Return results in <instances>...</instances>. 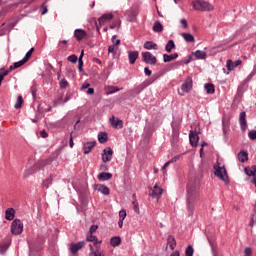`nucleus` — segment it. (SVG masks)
Returning <instances> with one entry per match:
<instances>
[{"mask_svg": "<svg viewBox=\"0 0 256 256\" xmlns=\"http://www.w3.org/2000/svg\"><path fill=\"white\" fill-rule=\"evenodd\" d=\"M199 199V187L189 183L187 185L186 207L189 217H193L195 211V203Z\"/></svg>", "mask_w": 256, "mask_h": 256, "instance_id": "1", "label": "nucleus"}, {"mask_svg": "<svg viewBox=\"0 0 256 256\" xmlns=\"http://www.w3.org/2000/svg\"><path fill=\"white\" fill-rule=\"evenodd\" d=\"M194 11H213L215 7L213 4L205 0H194L191 2Z\"/></svg>", "mask_w": 256, "mask_h": 256, "instance_id": "2", "label": "nucleus"}, {"mask_svg": "<svg viewBox=\"0 0 256 256\" xmlns=\"http://www.w3.org/2000/svg\"><path fill=\"white\" fill-rule=\"evenodd\" d=\"M213 168H214V175L224 183L228 184L229 176L227 175V169H225V166H220V164L217 163L214 165Z\"/></svg>", "mask_w": 256, "mask_h": 256, "instance_id": "3", "label": "nucleus"}, {"mask_svg": "<svg viewBox=\"0 0 256 256\" xmlns=\"http://www.w3.org/2000/svg\"><path fill=\"white\" fill-rule=\"evenodd\" d=\"M11 233L12 235H21L23 233V222L19 219H14L11 223Z\"/></svg>", "mask_w": 256, "mask_h": 256, "instance_id": "4", "label": "nucleus"}, {"mask_svg": "<svg viewBox=\"0 0 256 256\" xmlns=\"http://www.w3.org/2000/svg\"><path fill=\"white\" fill-rule=\"evenodd\" d=\"M142 61L146 65H157V57H155L151 52H142Z\"/></svg>", "mask_w": 256, "mask_h": 256, "instance_id": "5", "label": "nucleus"}, {"mask_svg": "<svg viewBox=\"0 0 256 256\" xmlns=\"http://www.w3.org/2000/svg\"><path fill=\"white\" fill-rule=\"evenodd\" d=\"M241 63H243V61H241V60L233 61L231 59H228L226 61V68L228 69V71L226 72V75H229V73H231V71H233L234 69H237V67H239V65H241Z\"/></svg>", "mask_w": 256, "mask_h": 256, "instance_id": "6", "label": "nucleus"}, {"mask_svg": "<svg viewBox=\"0 0 256 256\" xmlns=\"http://www.w3.org/2000/svg\"><path fill=\"white\" fill-rule=\"evenodd\" d=\"M113 159V149L111 147H107L102 152V161L103 163H109Z\"/></svg>", "mask_w": 256, "mask_h": 256, "instance_id": "7", "label": "nucleus"}, {"mask_svg": "<svg viewBox=\"0 0 256 256\" xmlns=\"http://www.w3.org/2000/svg\"><path fill=\"white\" fill-rule=\"evenodd\" d=\"M155 80L152 79H147L144 82H142L140 85H138L136 88H134V93H141L142 91H144L145 89H147V87H149V85H152V83H154Z\"/></svg>", "mask_w": 256, "mask_h": 256, "instance_id": "8", "label": "nucleus"}, {"mask_svg": "<svg viewBox=\"0 0 256 256\" xmlns=\"http://www.w3.org/2000/svg\"><path fill=\"white\" fill-rule=\"evenodd\" d=\"M183 93H189L193 89V78L187 77L184 83L181 85Z\"/></svg>", "mask_w": 256, "mask_h": 256, "instance_id": "9", "label": "nucleus"}, {"mask_svg": "<svg viewBox=\"0 0 256 256\" xmlns=\"http://www.w3.org/2000/svg\"><path fill=\"white\" fill-rule=\"evenodd\" d=\"M85 246V241H80L78 243H71L70 244V251L72 255H76L77 252L81 251Z\"/></svg>", "mask_w": 256, "mask_h": 256, "instance_id": "10", "label": "nucleus"}, {"mask_svg": "<svg viewBox=\"0 0 256 256\" xmlns=\"http://www.w3.org/2000/svg\"><path fill=\"white\" fill-rule=\"evenodd\" d=\"M109 123L111 127H114V129H123V120L115 118V116H112L109 119Z\"/></svg>", "mask_w": 256, "mask_h": 256, "instance_id": "11", "label": "nucleus"}, {"mask_svg": "<svg viewBox=\"0 0 256 256\" xmlns=\"http://www.w3.org/2000/svg\"><path fill=\"white\" fill-rule=\"evenodd\" d=\"M231 127V117L226 116L222 118V129L224 135H227L229 133V129Z\"/></svg>", "mask_w": 256, "mask_h": 256, "instance_id": "12", "label": "nucleus"}, {"mask_svg": "<svg viewBox=\"0 0 256 256\" xmlns=\"http://www.w3.org/2000/svg\"><path fill=\"white\" fill-rule=\"evenodd\" d=\"M189 141L190 145L197 147V144L199 143V134L196 131L190 130Z\"/></svg>", "mask_w": 256, "mask_h": 256, "instance_id": "13", "label": "nucleus"}, {"mask_svg": "<svg viewBox=\"0 0 256 256\" xmlns=\"http://www.w3.org/2000/svg\"><path fill=\"white\" fill-rule=\"evenodd\" d=\"M247 117V113L245 111H242L239 115V124L241 131H246L247 129V120L245 119Z\"/></svg>", "mask_w": 256, "mask_h": 256, "instance_id": "14", "label": "nucleus"}, {"mask_svg": "<svg viewBox=\"0 0 256 256\" xmlns=\"http://www.w3.org/2000/svg\"><path fill=\"white\" fill-rule=\"evenodd\" d=\"M111 19H113V14L112 13L103 14L98 19V24L100 25V27H103V25H105V23H108V21H111Z\"/></svg>", "mask_w": 256, "mask_h": 256, "instance_id": "15", "label": "nucleus"}, {"mask_svg": "<svg viewBox=\"0 0 256 256\" xmlns=\"http://www.w3.org/2000/svg\"><path fill=\"white\" fill-rule=\"evenodd\" d=\"M95 145H97L96 141H90V142L84 143V145H83V153H84V155H89V152L93 150Z\"/></svg>", "mask_w": 256, "mask_h": 256, "instance_id": "16", "label": "nucleus"}, {"mask_svg": "<svg viewBox=\"0 0 256 256\" xmlns=\"http://www.w3.org/2000/svg\"><path fill=\"white\" fill-rule=\"evenodd\" d=\"M74 37L76 38V41H83L85 37H87V32L85 30L79 28L74 31Z\"/></svg>", "mask_w": 256, "mask_h": 256, "instance_id": "17", "label": "nucleus"}, {"mask_svg": "<svg viewBox=\"0 0 256 256\" xmlns=\"http://www.w3.org/2000/svg\"><path fill=\"white\" fill-rule=\"evenodd\" d=\"M128 59L130 65H135V62L139 59V51H128Z\"/></svg>", "mask_w": 256, "mask_h": 256, "instance_id": "18", "label": "nucleus"}, {"mask_svg": "<svg viewBox=\"0 0 256 256\" xmlns=\"http://www.w3.org/2000/svg\"><path fill=\"white\" fill-rule=\"evenodd\" d=\"M151 197L159 199L163 195V188L155 185L150 193Z\"/></svg>", "mask_w": 256, "mask_h": 256, "instance_id": "19", "label": "nucleus"}, {"mask_svg": "<svg viewBox=\"0 0 256 256\" xmlns=\"http://www.w3.org/2000/svg\"><path fill=\"white\" fill-rule=\"evenodd\" d=\"M51 163H53V158L41 160L37 164H35L34 167L36 169H43V167H46V165H51Z\"/></svg>", "mask_w": 256, "mask_h": 256, "instance_id": "20", "label": "nucleus"}, {"mask_svg": "<svg viewBox=\"0 0 256 256\" xmlns=\"http://www.w3.org/2000/svg\"><path fill=\"white\" fill-rule=\"evenodd\" d=\"M112 178H113V174L109 172H101L97 175V179L99 181H109Z\"/></svg>", "mask_w": 256, "mask_h": 256, "instance_id": "21", "label": "nucleus"}, {"mask_svg": "<svg viewBox=\"0 0 256 256\" xmlns=\"http://www.w3.org/2000/svg\"><path fill=\"white\" fill-rule=\"evenodd\" d=\"M238 160L240 163H247V161H249V153H247L245 150H241L238 153Z\"/></svg>", "mask_w": 256, "mask_h": 256, "instance_id": "22", "label": "nucleus"}, {"mask_svg": "<svg viewBox=\"0 0 256 256\" xmlns=\"http://www.w3.org/2000/svg\"><path fill=\"white\" fill-rule=\"evenodd\" d=\"M167 245L170 247L171 251H174L177 247V241L175 240V236L169 235L167 238Z\"/></svg>", "mask_w": 256, "mask_h": 256, "instance_id": "23", "label": "nucleus"}, {"mask_svg": "<svg viewBox=\"0 0 256 256\" xmlns=\"http://www.w3.org/2000/svg\"><path fill=\"white\" fill-rule=\"evenodd\" d=\"M96 191H98L99 193H102V195H109L110 193L109 187L103 184H97Z\"/></svg>", "mask_w": 256, "mask_h": 256, "instance_id": "24", "label": "nucleus"}, {"mask_svg": "<svg viewBox=\"0 0 256 256\" xmlns=\"http://www.w3.org/2000/svg\"><path fill=\"white\" fill-rule=\"evenodd\" d=\"M5 219L7 221H13V219H15V209L14 208H8L5 211Z\"/></svg>", "mask_w": 256, "mask_h": 256, "instance_id": "25", "label": "nucleus"}, {"mask_svg": "<svg viewBox=\"0 0 256 256\" xmlns=\"http://www.w3.org/2000/svg\"><path fill=\"white\" fill-rule=\"evenodd\" d=\"M179 57V53H174V54H164L163 55V61L164 63H170V61H175Z\"/></svg>", "mask_w": 256, "mask_h": 256, "instance_id": "26", "label": "nucleus"}, {"mask_svg": "<svg viewBox=\"0 0 256 256\" xmlns=\"http://www.w3.org/2000/svg\"><path fill=\"white\" fill-rule=\"evenodd\" d=\"M98 141L101 144L107 143V141H109V135L107 134V132H99L98 133Z\"/></svg>", "mask_w": 256, "mask_h": 256, "instance_id": "27", "label": "nucleus"}, {"mask_svg": "<svg viewBox=\"0 0 256 256\" xmlns=\"http://www.w3.org/2000/svg\"><path fill=\"white\" fill-rule=\"evenodd\" d=\"M181 37H183L186 43H195V37L191 33H181Z\"/></svg>", "mask_w": 256, "mask_h": 256, "instance_id": "28", "label": "nucleus"}, {"mask_svg": "<svg viewBox=\"0 0 256 256\" xmlns=\"http://www.w3.org/2000/svg\"><path fill=\"white\" fill-rule=\"evenodd\" d=\"M144 49H154L155 51H157V49H159V46L157 45V43H154L153 41H146L144 43Z\"/></svg>", "mask_w": 256, "mask_h": 256, "instance_id": "29", "label": "nucleus"}, {"mask_svg": "<svg viewBox=\"0 0 256 256\" xmlns=\"http://www.w3.org/2000/svg\"><path fill=\"white\" fill-rule=\"evenodd\" d=\"M25 63H27L25 61V59L23 58L22 60L18 61V62H15L13 65H11L9 67V70L8 71H14V69H19V67H23V65H25Z\"/></svg>", "mask_w": 256, "mask_h": 256, "instance_id": "30", "label": "nucleus"}, {"mask_svg": "<svg viewBox=\"0 0 256 256\" xmlns=\"http://www.w3.org/2000/svg\"><path fill=\"white\" fill-rule=\"evenodd\" d=\"M110 245L112 247H119L121 245V237L119 236H114L110 239Z\"/></svg>", "mask_w": 256, "mask_h": 256, "instance_id": "31", "label": "nucleus"}, {"mask_svg": "<svg viewBox=\"0 0 256 256\" xmlns=\"http://www.w3.org/2000/svg\"><path fill=\"white\" fill-rule=\"evenodd\" d=\"M153 31L154 33H163V24L159 21L154 22Z\"/></svg>", "mask_w": 256, "mask_h": 256, "instance_id": "32", "label": "nucleus"}, {"mask_svg": "<svg viewBox=\"0 0 256 256\" xmlns=\"http://www.w3.org/2000/svg\"><path fill=\"white\" fill-rule=\"evenodd\" d=\"M204 89L206 90V93H208V95H213V93H215V85L211 83L205 84Z\"/></svg>", "mask_w": 256, "mask_h": 256, "instance_id": "33", "label": "nucleus"}, {"mask_svg": "<svg viewBox=\"0 0 256 256\" xmlns=\"http://www.w3.org/2000/svg\"><path fill=\"white\" fill-rule=\"evenodd\" d=\"M173 49H175V41L169 40L165 46V51H167V53H171Z\"/></svg>", "mask_w": 256, "mask_h": 256, "instance_id": "34", "label": "nucleus"}, {"mask_svg": "<svg viewBox=\"0 0 256 256\" xmlns=\"http://www.w3.org/2000/svg\"><path fill=\"white\" fill-rule=\"evenodd\" d=\"M90 247V253H89V256H102L101 255V252H100V249H97V248H94L93 245H89Z\"/></svg>", "mask_w": 256, "mask_h": 256, "instance_id": "35", "label": "nucleus"}, {"mask_svg": "<svg viewBox=\"0 0 256 256\" xmlns=\"http://www.w3.org/2000/svg\"><path fill=\"white\" fill-rule=\"evenodd\" d=\"M196 59H206L207 58V53L205 51L197 50L194 53Z\"/></svg>", "mask_w": 256, "mask_h": 256, "instance_id": "36", "label": "nucleus"}, {"mask_svg": "<svg viewBox=\"0 0 256 256\" xmlns=\"http://www.w3.org/2000/svg\"><path fill=\"white\" fill-rule=\"evenodd\" d=\"M133 210L135 211V213H137V215H139V213H141V211L139 210V202L137 201V198H135V194H133Z\"/></svg>", "mask_w": 256, "mask_h": 256, "instance_id": "37", "label": "nucleus"}, {"mask_svg": "<svg viewBox=\"0 0 256 256\" xmlns=\"http://www.w3.org/2000/svg\"><path fill=\"white\" fill-rule=\"evenodd\" d=\"M50 185H53V175H50L43 181V186L46 187V189H49Z\"/></svg>", "mask_w": 256, "mask_h": 256, "instance_id": "38", "label": "nucleus"}, {"mask_svg": "<svg viewBox=\"0 0 256 256\" xmlns=\"http://www.w3.org/2000/svg\"><path fill=\"white\" fill-rule=\"evenodd\" d=\"M7 75H9V70H5V68H1L0 69V86H1V83H3V79H5Z\"/></svg>", "mask_w": 256, "mask_h": 256, "instance_id": "39", "label": "nucleus"}, {"mask_svg": "<svg viewBox=\"0 0 256 256\" xmlns=\"http://www.w3.org/2000/svg\"><path fill=\"white\" fill-rule=\"evenodd\" d=\"M213 255H217V242L208 239Z\"/></svg>", "mask_w": 256, "mask_h": 256, "instance_id": "40", "label": "nucleus"}, {"mask_svg": "<svg viewBox=\"0 0 256 256\" xmlns=\"http://www.w3.org/2000/svg\"><path fill=\"white\" fill-rule=\"evenodd\" d=\"M7 249H9V244L1 243L0 244V255H5V253H7Z\"/></svg>", "mask_w": 256, "mask_h": 256, "instance_id": "41", "label": "nucleus"}, {"mask_svg": "<svg viewBox=\"0 0 256 256\" xmlns=\"http://www.w3.org/2000/svg\"><path fill=\"white\" fill-rule=\"evenodd\" d=\"M21 105H23V96H18L17 101L14 105V108L21 109Z\"/></svg>", "mask_w": 256, "mask_h": 256, "instance_id": "42", "label": "nucleus"}, {"mask_svg": "<svg viewBox=\"0 0 256 256\" xmlns=\"http://www.w3.org/2000/svg\"><path fill=\"white\" fill-rule=\"evenodd\" d=\"M193 253H195L193 246H191V245L187 246V248L185 250V256H193Z\"/></svg>", "mask_w": 256, "mask_h": 256, "instance_id": "43", "label": "nucleus"}, {"mask_svg": "<svg viewBox=\"0 0 256 256\" xmlns=\"http://www.w3.org/2000/svg\"><path fill=\"white\" fill-rule=\"evenodd\" d=\"M247 176H248V177H253V179L256 178V166H255V165H252V166H251L250 173L247 172Z\"/></svg>", "mask_w": 256, "mask_h": 256, "instance_id": "44", "label": "nucleus"}, {"mask_svg": "<svg viewBox=\"0 0 256 256\" xmlns=\"http://www.w3.org/2000/svg\"><path fill=\"white\" fill-rule=\"evenodd\" d=\"M69 87V82L63 78L60 80V89H67Z\"/></svg>", "mask_w": 256, "mask_h": 256, "instance_id": "45", "label": "nucleus"}, {"mask_svg": "<svg viewBox=\"0 0 256 256\" xmlns=\"http://www.w3.org/2000/svg\"><path fill=\"white\" fill-rule=\"evenodd\" d=\"M33 51H35V48H31L24 56V60L27 62L29 59H31V55H33Z\"/></svg>", "mask_w": 256, "mask_h": 256, "instance_id": "46", "label": "nucleus"}, {"mask_svg": "<svg viewBox=\"0 0 256 256\" xmlns=\"http://www.w3.org/2000/svg\"><path fill=\"white\" fill-rule=\"evenodd\" d=\"M94 243V249H101V243H103V241L99 240L98 237L96 236L95 240L92 242Z\"/></svg>", "mask_w": 256, "mask_h": 256, "instance_id": "47", "label": "nucleus"}, {"mask_svg": "<svg viewBox=\"0 0 256 256\" xmlns=\"http://www.w3.org/2000/svg\"><path fill=\"white\" fill-rule=\"evenodd\" d=\"M77 60H78V58H77V55H75V54H72V55L68 56V58H67V61H69L70 63H77Z\"/></svg>", "mask_w": 256, "mask_h": 256, "instance_id": "48", "label": "nucleus"}, {"mask_svg": "<svg viewBox=\"0 0 256 256\" xmlns=\"http://www.w3.org/2000/svg\"><path fill=\"white\" fill-rule=\"evenodd\" d=\"M248 137H249V139H251L252 141H255V139H256V130H251V131H249Z\"/></svg>", "mask_w": 256, "mask_h": 256, "instance_id": "49", "label": "nucleus"}, {"mask_svg": "<svg viewBox=\"0 0 256 256\" xmlns=\"http://www.w3.org/2000/svg\"><path fill=\"white\" fill-rule=\"evenodd\" d=\"M180 24L182 25L183 29H189V24L187 23V20L185 18H182L180 20Z\"/></svg>", "mask_w": 256, "mask_h": 256, "instance_id": "50", "label": "nucleus"}, {"mask_svg": "<svg viewBox=\"0 0 256 256\" xmlns=\"http://www.w3.org/2000/svg\"><path fill=\"white\" fill-rule=\"evenodd\" d=\"M125 217H127V211L120 210V212H119V219H122V221H125Z\"/></svg>", "mask_w": 256, "mask_h": 256, "instance_id": "51", "label": "nucleus"}, {"mask_svg": "<svg viewBox=\"0 0 256 256\" xmlns=\"http://www.w3.org/2000/svg\"><path fill=\"white\" fill-rule=\"evenodd\" d=\"M118 91H121V88L112 86V87H110V91L108 93H109V95H112V93H118Z\"/></svg>", "mask_w": 256, "mask_h": 256, "instance_id": "52", "label": "nucleus"}, {"mask_svg": "<svg viewBox=\"0 0 256 256\" xmlns=\"http://www.w3.org/2000/svg\"><path fill=\"white\" fill-rule=\"evenodd\" d=\"M97 229H99V226L98 225H91L90 226V229H89V233L91 235H93V233H95L97 231Z\"/></svg>", "mask_w": 256, "mask_h": 256, "instance_id": "53", "label": "nucleus"}, {"mask_svg": "<svg viewBox=\"0 0 256 256\" xmlns=\"http://www.w3.org/2000/svg\"><path fill=\"white\" fill-rule=\"evenodd\" d=\"M96 236H94L93 234H90L86 237V241H88V243H93V241H95Z\"/></svg>", "mask_w": 256, "mask_h": 256, "instance_id": "54", "label": "nucleus"}, {"mask_svg": "<svg viewBox=\"0 0 256 256\" xmlns=\"http://www.w3.org/2000/svg\"><path fill=\"white\" fill-rule=\"evenodd\" d=\"M181 155H176L172 159L168 160V163H177L178 159H180Z\"/></svg>", "mask_w": 256, "mask_h": 256, "instance_id": "55", "label": "nucleus"}, {"mask_svg": "<svg viewBox=\"0 0 256 256\" xmlns=\"http://www.w3.org/2000/svg\"><path fill=\"white\" fill-rule=\"evenodd\" d=\"M78 71L81 73L83 71V60L78 59Z\"/></svg>", "mask_w": 256, "mask_h": 256, "instance_id": "56", "label": "nucleus"}, {"mask_svg": "<svg viewBox=\"0 0 256 256\" xmlns=\"http://www.w3.org/2000/svg\"><path fill=\"white\" fill-rule=\"evenodd\" d=\"M31 93H32V97L35 99V97L37 95V87L36 86L31 87Z\"/></svg>", "mask_w": 256, "mask_h": 256, "instance_id": "57", "label": "nucleus"}, {"mask_svg": "<svg viewBox=\"0 0 256 256\" xmlns=\"http://www.w3.org/2000/svg\"><path fill=\"white\" fill-rule=\"evenodd\" d=\"M40 137H42V139H47V137H49V134H47L45 130H42L40 131Z\"/></svg>", "mask_w": 256, "mask_h": 256, "instance_id": "58", "label": "nucleus"}, {"mask_svg": "<svg viewBox=\"0 0 256 256\" xmlns=\"http://www.w3.org/2000/svg\"><path fill=\"white\" fill-rule=\"evenodd\" d=\"M144 73L147 77H151L152 71L149 69V67L144 68Z\"/></svg>", "mask_w": 256, "mask_h": 256, "instance_id": "59", "label": "nucleus"}, {"mask_svg": "<svg viewBox=\"0 0 256 256\" xmlns=\"http://www.w3.org/2000/svg\"><path fill=\"white\" fill-rule=\"evenodd\" d=\"M100 170L101 171H109V166H107V164H101L100 165Z\"/></svg>", "mask_w": 256, "mask_h": 256, "instance_id": "60", "label": "nucleus"}, {"mask_svg": "<svg viewBox=\"0 0 256 256\" xmlns=\"http://www.w3.org/2000/svg\"><path fill=\"white\" fill-rule=\"evenodd\" d=\"M29 255L30 256H34L35 255V247H33V246L29 247Z\"/></svg>", "mask_w": 256, "mask_h": 256, "instance_id": "61", "label": "nucleus"}, {"mask_svg": "<svg viewBox=\"0 0 256 256\" xmlns=\"http://www.w3.org/2000/svg\"><path fill=\"white\" fill-rule=\"evenodd\" d=\"M75 143L73 142V135H70V139H69V146L71 149H73Z\"/></svg>", "mask_w": 256, "mask_h": 256, "instance_id": "62", "label": "nucleus"}, {"mask_svg": "<svg viewBox=\"0 0 256 256\" xmlns=\"http://www.w3.org/2000/svg\"><path fill=\"white\" fill-rule=\"evenodd\" d=\"M108 53H115V46H114V44H113V45H110V46L108 47Z\"/></svg>", "mask_w": 256, "mask_h": 256, "instance_id": "63", "label": "nucleus"}, {"mask_svg": "<svg viewBox=\"0 0 256 256\" xmlns=\"http://www.w3.org/2000/svg\"><path fill=\"white\" fill-rule=\"evenodd\" d=\"M48 9L46 5H42V13L41 15H45L47 13Z\"/></svg>", "mask_w": 256, "mask_h": 256, "instance_id": "64", "label": "nucleus"}]
</instances>
